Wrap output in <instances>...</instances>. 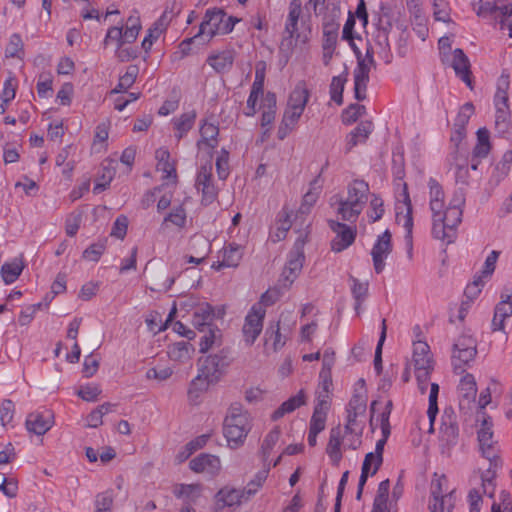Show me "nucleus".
<instances>
[{
  "label": "nucleus",
  "instance_id": "nucleus-1",
  "mask_svg": "<svg viewBox=\"0 0 512 512\" xmlns=\"http://www.w3.org/2000/svg\"><path fill=\"white\" fill-rule=\"evenodd\" d=\"M310 33L311 14L302 6V0H290L279 45L280 52L291 54L297 42H305Z\"/></svg>",
  "mask_w": 512,
  "mask_h": 512
},
{
  "label": "nucleus",
  "instance_id": "nucleus-2",
  "mask_svg": "<svg viewBox=\"0 0 512 512\" xmlns=\"http://www.w3.org/2000/svg\"><path fill=\"white\" fill-rule=\"evenodd\" d=\"M249 416L238 403L232 404L224 419L223 432L231 448L240 447L250 431Z\"/></svg>",
  "mask_w": 512,
  "mask_h": 512
},
{
  "label": "nucleus",
  "instance_id": "nucleus-3",
  "mask_svg": "<svg viewBox=\"0 0 512 512\" xmlns=\"http://www.w3.org/2000/svg\"><path fill=\"white\" fill-rule=\"evenodd\" d=\"M392 173L394 176L395 185L401 187L398 201H402L406 206V214L404 215L403 227L406 229V239L412 245V229H413V217H412V204L408 192L407 183L403 181L405 177L404 159L402 156L393 159Z\"/></svg>",
  "mask_w": 512,
  "mask_h": 512
},
{
  "label": "nucleus",
  "instance_id": "nucleus-4",
  "mask_svg": "<svg viewBox=\"0 0 512 512\" xmlns=\"http://www.w3.org/2000/svg\"><path fill=\"white\" fill-rule=\"evenodd\" d=\"M214 311L211 306L201 307L194 312L192 323L201 332H206L200 339L199 352H207L213 347L220 330L213 327Z\"/></svg>",
  "mask_w": 512,
  "mask_h": 512
},
{
  "label": "nucleus",
  "instance_id": "nucleus-5",
  "mask_svg": "<svg viewBox=\"0 0 512 512\" xmlns=\"http://www.w3.org/2000/svg\"><path fill=\"white\" fill-rule=\"evenodd\" d=\"M472 6L478 16H492L499 22L501 29L507 27L512 17L510 0H472Z\"/></svg>",
  "mask_w": 512,
  "mask_h": 512
},
{
  "label": "nucleus",
  "instance_id": "nucleus-6",
  "mask_svg": "<svg viewBox=\"0 0 512 512\" xmlns=\"http://www.w3.org/2000/svg\"><path fill=\"white\" fill-rule=\"evenodd\" d=\"M463 210L448 206L441 216V220L432 224L434 238L452 243L456 237V228L462 221Z\"/></svg>",
  "mask_w": 512,
  "mask_h": 512
},
{
  "label": "nucleus",
  "instance_id": "nucleus-7",
  "mask_svg": "<svg viewBox=\"0 0 512 512\" xmlns=\"http://www.w3.org/2000/svg\"><path fill=\"white\" fill-rule=\"evenodd\" d=\"M445 482H447L445 476L432 481L428 504L429 512H453L455 491L452 490L444 494L443 484Z\"/></svg>",
  "mask_w": 512,
  "mask_h": 512
},
{
  "label": "nucleus",
  "instance_id": "nucleus-8",
  "mask_svg": "<svg viewBox=\"0 0 512 512\" xmlns=\"http://www.w3.org/2000/svg\"><path fill=\"white\" fill-rule=\"evenodd\" d=\"M231 359L225 354H206L198 359V371L209 381H219L229 366Z\"/></svg>",
  "mask_w": 512,
  "mask_h": 512
},
{
  "label": "nucleus",
  "instance_id": "nucleus-9",
  "mask_svg": "<svg viewBox=\"0 0 512 512\" xmlns=\"http://www.w3.org/2000/svg\"><path fill=\"white\" fill-rule=\"evenodd\" d=\"M265 314L266 310L260 304H254L247 313L242 328L243 336L247 343H254L261 333Z\"/></svg>",
  "mask_w": 512,
  "mask_h": 512
},
{
  "label": "nucleus",
  "instance_id": "nucleus-10",
  "mask_svg": "<svg viewBox=\"0 0 512 512\" xmlns=\"http://www.w3.org/2000/svg\"><path fill=\"white\" fill-rule=\"evenodd\" d=\"M225 11L221 8L207 9L195 37H206L211 40L215 35H221Z\"/></svg>",
  "mask_w": 512,
  "mask_h": 512
},
{
  "label": "nucleus",
  "instance_id": "nucleus-11",
  "mask_svg": "<svg viewBox=\"0 0 512 512\" xmlns=\"http://www.w3.org/2000/svg\"><path fill=\"white\" fill-rule=\"evenodd\" d=\"M196 187L202 193V204L210 205L218 196V189L212 180L211 162L202 165L196 178Z\"/></svg>",
  "mask_w": 512,
  "mask_h": 512
},
{
  "label": "nucleus",
  "instance_id": "nucleus-12",
  "mask_svg": "<svg viewBox=\"0 0 512 512\" xmlns=\"http://www.w3.org/2000/svg\"><path fill=\"white\" fill-rule=\"evenodd\" d=\"M328 224L330 229L336 234L335 238L331 241V249L334 252H342L355 241V228L335 220H329Z\"/></svg>",
  "mask_w": 512,
  "mask_h": 512
},
{
  "label": "nucleus",
  "instance_id": "nucleus-13",
  "mask_svg": "<svg viewBox=\"0 0 512 512\" xmlns=\"http://www.w3.org/2000/svg\"><path fill=\"white\" fill-rule=\"evenodd\" d=\"M391 238V232L389 230H385L381 235L378 236L372 248L371 255L373 266L377 274L384 270L385 259L392 251Z\"/></svg>",
  "mask_w": 512,
  "mask_h": 512
},
{
  "label": "nucleus",
  "instance_id": "nucleus-14",
  "mask_svg": "<svg viewBox=\"0 0 512 512\" xmlns=\"http://www.w3.org/2000/svg\"><path fill=\"white\" fill-rule=\"evenodd\" d=\"M512 315V289L505 287L500 294V301L494 309V317L492 319L493 331H502L504 329V321Z\"/></svg>",
  "mask_w": 512,
  "mask_h": 512
},
{
  "label": "nucleus",
  "instance_id": "nucleus-15",
  "mask_svg": "<svg viewBox=\"0 0 512 512\" xmlns=\"http://www.w3.org/2000/svg\"><path fill=\"white\" fill-rule=\"evenodd\" d=\"M53 418L50 410L31 412L26 418V428L29 432L42 436L52 427Z\"/></svg>",
  "mask_w": 512,
  "mask_h": 512
},
{
  "label": "nucleus",
  "instance_id": "nucleus-16",
  "mask_svg": "<svg viewBox=\"0 0 512 512\" xmlns=\"http://www.w3.org/2000/svg\"><path fill=\"white\" fill-rule=\"evenodd\" d=\"M457 392L460 408H469L470 404L475 402L477 394L475 377L470 373H465L460 379Z\"/></svg>",
  "mask_w": 512,
  "mask_h": 512
},
{
  "label": "nucleus",
  "instance_id": "nucleus-17",
  "mask_svg": "<svg viewBox=\"0 0 512 512\" xmlns=\"http://www.w3.org/2000/svg\"><path fill=\"white\" fill-rule=\"evenodd\" d=\"M451 66L456 76L460 78L471 90H473L471 64L462 49L456 48L453 51Z\"/></svg>",
  "mask_w": 512,
  "mask_h": 512
},
{
  "label": "nucleus",
  "instance_id": "nucleus-18",
  "mask_svg": "<svg viewBox=\"0 0 512 512\" xmlns=\"http://www.w3.org/2000/svg\"><path fill=\"white\" fill-rule=\"evenodd\" d=\"M369 185L364 180H354L347 187V197L344 200L349 201L352 206L360 212L368 200Z\"/></svg>",
  "mask_w": 512,
  "mask_h": 512
},
{
  "label": "nucleus",
  "instance_id": "nucleus-19",
  "mask_svg": "<svg viewBox=\"0 0 512 512\" xmlns=\"http://www.w3.org/2000/svg\"><path fill=\"white\" fill-rule=\"evenodd\" d=\"M190 469L195 473L217 475L221 468L219 457L211 454H200L189 462Z\"/></svg>",
  "mask_w": 512,
  "mask_h": 512
},
{
  "label": "nucleus",
  "instance_id": "nucleus-20",
  "mask_svg": "<svg viewBox=\"0 0 512 512\" xmlns=\"http://www.w3.org/2000/svg\"><path fill=\"white\" fill-rule=\"evenodd\" d=\"M305 255L302 246L295 245L294 249L289 253L287 264L283 271L285 281L291 285L302 270Z\"/></svg>",
  "mask_w": 512,
  "mask_h": 512
},
{
  "label": "nucleus",
  "instance_id": "nucleus-21",
  "mask_svg": "<svg viewBox=\"0 0 512 512\" xmlns=\"http://www.w3.org/2000/svg\"><path fill=\"white\" fill-rule=\"evenodd\" d=\"M343 430L340 425L331 428L329 440L326 446V453L333 466H339L343 457L341 446L343 444Z\"/></svg>",
  "mask_w": 512,
  "mask_h": 512
},
{
  "label": "nucleus",
  "instance_id": "nucleus-22",
  "mask_svg": "<svg viewBox=\"0 0 512 512\" xmlns=\"http://www.w3.org/2000/svg\"><path fill=\"white\" fill-rule=\"evenodd\" d=\"M309 98L310 90L307 88L306 82L298 81L288 96L286 108L304 112Z\"/></svg>",
  "mask_w": 512,
  "mask_h": 512
},
{
  "label": "nucleus",
  "instance_id": "nucleus-23",
  "mask_svg": "<svg viewBox=\"0 0 512 512\" xmlns=\"http://www.w3.org/2000/svg\"><path fill=\"white\" fill-rule=\"evenodd\" d=\"M200 139L197 141L196 146L199 150L204 147L210 150L218 146L219 127L207 120H202L199 128Z\"/></svg>",
  "mask_w": 512,
  "mask_h": 512
},
{
  "label": "nucleus",
  "instance_id": "nucleus-24",
  "mask_svg": "<svg viewBox=\"0 0 512 512\" xmlns=\"http://www.w3.org/2000/svg\"><path fill=\"white\" fill-rule=\"evenodd\" d=\"M307 403V395L304 389H300L298 393L284 401L271 415L273 421H277L286 414L294 412L299 407Z\"/></svg>",
  "mask_w": 512,
  "mask_h": 512
},
{
  "label": "nucleus",
  "instance_id": "nucleus-25",
  "mask_svg": "<svg viewBox=\"0 0 512 512\" xmlns=\"http://www.w3.org/2000/svg\"><path fill=\"white\" fill-rule=\"evenodd\" d=\"M203 492L201 484H178L173 490L176 498L183 500V505L193 506L198 502Z\"/></svg>",
  "mask_w": 512,
  "mask_h": 512
},
{
  "label": "nucleus",
  "instance_id": "nucleus-26",
  "mask_svg": "<svg viewBox=\"0 0 512 512\" xmlns=\"http://www.w3.org/2000/svg\"><path fill=\"white\" fill-rule=\"evenodd\" d=\"M196 118V111L191 110L189 112L182 113L180 116L174 117L172 119L174 136L177 142L183 139L188 134V132L194 127Z\"/></svg>",
  "mask_w": 512,
  "mask_h": 512
},
{
  "label": "nucleus",
  "instance_id": "nucleus-27",
  "mask_svg": "<svg viewBox=\"0 0 512 512\" xmlns=\"http://www.w3.org/2000/svg\"><path fill=\"white\" fill-rule=\"evenodd\" d=\"M169 26V19L167 15H161L153 25L148 29L147 35L144 37L142 41V48L146 53H148L154 42L166 31Z\"/></svg>",
  "mask_w": 512,
  "mask_h": 512
},
{
  "label": "nucleus",
  "instance_id": "nucleus-28",
  "mask_svg": "<svg viewBox=\"0 0 512 512\" xmlns=\"http://www.w3.org/2000/svg\"><path fill=\"white\" fill-rule=\"evenodd\" d=\"M339 23L333 17L323 19V50L334 51L337 45Z\"/></svg>",
  "mask_w": 512,
  "mask_h": 512
},
{
  "label": "nucleus",
  "instance_id": "nucleus-29",
  "mask_svg": "<svg viewBox=\"0 0 512 512\" xmlns=\"http://www.w3.org/2000/svg\"><path fill=\"white\" fill-rule=\"evenodd\" d=\"M372 131L373 123L371 121H361L347 136L346 151H351L359 143H365Z\"/></svg>",
  "mask_w": 512,
  "mask_h": 512
},
{
  "label": "nucleus",
  "instance_id": "nucleus-30",
  "mask_svg": "<svg viewBox=\"0 0 512 512\" xmlns=\"http://www.w3.org/2000/svg\"><path fill=\"white\" fill-rule=\"evenodd\" d=\"M302 114L303 111L285 108L277 131L279 140H284L296 128Z\"/></svg>",
  "mask_w": 512,
  "mask_h": 512
},
{
  "label": "nucleus",
  "instance_id": "nucleus-31",
  "mask_svg": "<svg viewBox=\"0 0 512 512\" xmlns=\"http://www.w3.org/2000/svg\"><path fill=\"white\" fill-rule=\"evenodd\" d=\"M234 62V51L223 50L216 54H211L207 58V63L217 72L224 73L232 68Z\"/></svg>",
  "mask_w": 512,
  "mask_h": 512
},
{
  "label": "nucleus",
  "instance_id": "nucleus-32",
  "mask_svg": "<svg viewBox=\"0 0 512 512\" xmlns=\"http://www.w3.org/2000/svg\"><path fill=\"white\" fill-rule=\"evenodd\" d=\"M337 205L336 212L343 221L356 222L361 212L340 195L331 198V206Z\"/></svg>",
  "mask_w": 512,
  "mask_h": 512
},
{
  "label": "nucleus",
  "instance_id": "nucleus-33",
  "mask_svg": "<svg viewBox=\"0 0 512 512\" xmlns=\"http://www.w3.org/2000/svg\"><path fill=\"white\" fill-rule=\"evenodd\" d=\"M217 504L222 503V507L228 506L232 507L235 505H240L243 500H245L244 493L241 489L231 488L228 486L220 489L216 496Z\"/></svg>",
  "mask_w": 512,
  "mask_h": 512
},
{
  "label": "nucleus",
  "instance_id": "nucleus-34",
  "mask_svg": "<svg viewBox=\"0 0 512 512\" xmlns=\"http://www.w3.org/2000/svg\"><path fill=\"white\" fill-rule=\"evenodd\" d=\"M335 354H325L322 360V369L319 373L318 389L331 392L333 387L331 370L335 364Z\"/></svg>",
  "mask_w": 512,
  "mask_h": 512
},
{
  "label": "nucleus",
  "instance_id": "nucleus-35",
  "mask_svg": "<svg viewBox=\"0 0 512 512\" xmlns=\"http://www.w3.org/2000/svg\"><path fill=\"white\" fill-rule=\"evenodd\" d=\"M496 114H495V128L498 133L504 134L510 127V111L508 101H494Z\"/></svg>",
  "mask_w": 512,
  "mask_h": 512
},
{
  "label": "nucleus",
  "instance_id": "nucleus-36",
  "mask_svg": "<svg viewBox=\"0 0 512 512\" xmlns=\"http://www.w3.org/2000/svg\"><path fill=\"white\" fill-rule=\"evenodd\" d=\"M189 245H190V250L193 253H199L196 250V247H201L203 250V254L200 256L190 255L187 258V262L197 264V265L203 263L210 251V248H211V244L209 243L208 239L202 235H194L193 237H191Z\"/></svg>",
  "mask_w": 512,
  "mask_h": 512
},
{
  "label": "nucleus",
  "instance_id": "nucleus-37",
  "mask_svg": "<svg viewBox=\"0 0 512 512\" xmlns=\"http://www.w3.org/2000/svg\"><path fill=\"white\" fill-rule=\"evenodd\" d=\"M286 343V337L280 332L279 323L270 325L265 331V348L267 350H281Z\"/></svg>",
  "mask_w": 512,
  "mask_h": 512
},
{
  "label": "nucleus",
  "instance_id": "nucleus-38",
  "mask_svg": "<svg viewBox=\"0 0 512 512\" xmlns=\"http://www.w3.org/2000/svg\"><path fill=\"white\" fill-rule=\"evenodd\" d=\"M215 383L205 378L201 372L198 371V375L191 381L188 389V398L190 402L196 403L200 395L205 392L210 384Z\"/></svg>",
  "mask_w": 512,
  "mask_h": 512
},
{
  "label": "nucleus",
  "instance_id": "nucleus-39",
  "mask_svg": "<svg viewBox=\"0 0 512 512\" xmlns=\"http://www.w3.org/2000/svg\"><path fill=\"white\" fill-rule=\"evenodd\" d=\"M351 292L355 300L354 309L357 314L360 313L361 305L366 300L368 295V282H361L357 278L351 276Z\"/></svg>",
  "mask_w": 512,
  "mask_h": 512
},
{
  "label": "nucleus",
  "instance_id": "nucleus-40",
  "mask_svg": "<svg viewBox=\"0 0 512 512\" xmlns=\"http://www.w3.org/2000/svg\"><path fill=\"white\" fill-rule=\"evenodd\" d=\"M24 265L21 260L14 259L11 262L4 263L1 267V276L6 284L15 282L20 276Z\"/></svg>",
  "mask_w": 512,
  "mask_h": 512
},
{
  "label": "nucleus",
  "instance_id": "nucleus-41",
  "mask_svg": "<svg viewBox=\"0 0 512 512\" xmlns=\"http://www.w3.org/2000/svg\"><path fill=\"white\" fill-rule=\"evenodd\" d=\"M156 158L158 159L157 170L164 173L165 179L176 178V168L172 162H170V153L167 150H158L156 152Z\"/></svg>",
  "mask_w": 512,
  "mask_h": 512
},
{
  "label": "nucleus",
  "instance_id": "nucleus-42",
  "mask_svg": "<svg viewBox=\"0 0 512 512\" xmlns=\"http://www.w3.org/2000/svg\"><path fill=\"white\" fill-rule=\"evenodd\" d=\"M390 489L389 479L380 482L377 494L374 499L372 512H385L387 510V501Z\"/></svg>",
  "mask_w": 512,
  "mask_h": 512
},
{
  "label": "nucleus",
  "instance_id": "nucleus-43",
  "mask_svg": "<svg viewBox=\"0 0 512 512\" xmlns=\"http://www.w3.org/2000/svg\"><path fill=\"white\" fill-rule=\"evenodd\" d=\"M222 253V258L225 261L226 267H237L242 259L243 249L238 244L230 243L224 247Z\"/></svg>",
  "mask_w": 512,
  "mask_h": 512
},
{
  "label": "nucleus",
  "instance_id": "nucleus-44",
  "mask_svg": "<svg viewBox=\"0 0 512 512\" xmlns=\"http://www.w3.org/2000/svg\"><path fill=\"white\" fill-rule=\"evenodd\" d=\"M266 71L267 64L265 61L261 60L255 64V79L250 92L261 96L263 95Z\"/></svg>",
  "mask_w": 512,
  "mask_h": 512
},
{
  "label": "nucleus",
  "instance_id": "nucleus-45",
  "mask_svg": "<svg viewBox=\"0 0 512 512\" xmlns=\"http://www.w3.org/2000/svg\"><path fill=\"white\" fill-rule=\"evenodd\" d=\"M441 435L442 440L445 441L447 445H455L459 435L457 423L451 418H449L448 421L444 420L441 426Z\"/></svg>",
  "mask_w": 512,
  "mask_h": 512
},
{
  "label": "nucleus",
  "instance_id": "nucleus-46",
  "mask_svg": "<svg viewBox=\"0 0 512 512\" xmlns=\"http://www.w3.org/2000/svg\"><path fill=\"white\" fill-rule=\"evenodd\" d=\"M6 57L19 58L24 57V43L20 34L14 33L10 36L9 43L5 48Z\"/></svg>",
  "mask_w": 512,
  "mask_h": 512
},
{
  "label": "nucleus",
  "instance_id": "nucleus-47",
  "mask_svg": "<svg viewBox=\"0 0 512 512\" xmlns=\"http://www.w3.org/2000/svg\"><path fill=\"white\" fill-rule=\"evenodd\" d=\"M138 69L135 66L128 67L126 73L119 78V82L111 93H123L126 92L136 80Z\"/></svg>",
  "mask_w": 512,
  "mask_h": 512
},
{
  "label": "nucleus",
  "instance_id": "nucleus-48",
  "mask_svg": "<svg viewBox=\"0 0 512 512\" xmlns=\"http://www.w3.org/2000/svg\"><path fill=\"white\" fill-rule=\"evenodd\" d=\"M347 81L346 75L334 76L330 84V97L331 100L341 105L343 103V91Z\"/></svg>",
  "mask_w": 512,
  "mask_h": 512
},
{
  "label": "nucleus",
  "instance_id": "nucleus-49",
  "mask_svg": "<svg viewBox=\"0 0 512 512\" xmlns=\"http://www.w3.org/2000/svg\"><path fill=\"white\" fill-rule=\"evenodd\" d=\"M366 113V107L362 104L354 103L350 104L341 115L342 122L346 125H350L358 120L361 116Z\"/></svg>",
  "mask_w": 512,
  "mask_h": 512
},
{
  "label": "nucleus",
  "instance_id": "nucleus-50",
  "mask_svg": "<svg viewBox=\"0 0 512 512\" xmlns=\"http://www.w3.org/2000/svg\"><path fill=\"white\" fill-rule=\"evenodd\" d=\"M473 354H458L452 356V366L455 374L462 375L466 372L467 368L471 367L474 362Z\"/></svg>",
  "mask_w": 512,
  "mask_h": 512
},
{
  "label": "nucleus",
  "instance_id": "nucleus-51",
  "mask_svg": "<svg viewBox=\"0 0 512 512\" xmlns=\"http://www.w3.org/2000/svg\"><path fill=\"white\" fill-rule=\"evenodd\" d=\"M281 431L279 427L273 428L264 438L262 445H261V453L263 455V460L266 462L270 452L276 445V443L279 440Z\"/></svg>",
  "mask_w": 512,
  "mask_h": 512
},
{
  "label": "nucleus",
  "instance_id": "nucleus-52",
  "mask_svg": "<svg viewBox=\"0 0 512 512\" xmlns=\"http://www.w3.org/2000/svg\"><path fill=\"white\" fill-rule=\"evenodd\" d=\"M367 396L364 392H356L350 399L347 405V412H355L356 414L364 415L366 412Z\"/></svg>",
  "mask_w": 512,
  "mask_h": 512
},
{
  "label": "nucleus",
  "instance_id": "nucleus-53",
  "mask_svg": "<svg viewBox=\"0 0 512 512\" xmlns=\"http://www.w3.org/2000/svg\"><path fill=\"white\" fill-rule=\"evenodd\" d=\"M172 223L173 225L183 228L186 224V210L182 205L175 207L167 216L164 218L162 226Z\"/></svg>",
  "mask_w": 512,
  "mask_h": 512
},
{
  "label": "nucleus",
  "instance_id": "nucleus-54",
  "mask_svg": "<svg viewBox=\"0 0 512 512\" xmlns=\"http://www.w3.org/2000/svg\"><path fill=\"white\" fill-rule=\"evenodd\" d=\"M453 352H477V341L470 335H461L453 344Z\"/></svg>",
  "mask_w": 512,
  "mask_h": 512
},
{
  "label": "nucleus",
  "instance_id": "nucleus-55",
  "mask_svg": "<svg viewBox=\"0 0 512 512\" xmlns=\"http://www.w3.org/2000/svg\"><path fill=\"white\" fill-rule=\"evenodd\" d=\"M480 449L482 451L483 457L489 460L491 466H494V468H499L502 466L496 443L491 442L485 445H480Z\"/></svg>",
  "mask_w": 512,
  "mask_h": 512
},
{
  "label": "nucleus",
  "instance_id": "nucleus-56",
  "mask_svg": "<svg viewBox=\"0 0 512 512\" xmlns=\"http://www.w3.org/2000/svg\"><path fill=\"white\" fill-rule=\"evenodd\" d=\"M496 470L497 468L490 465L489 468L481 475L484 493L490 498L494 496L495 484L493 483V480L496 477Z\"/></svg>",
  "mask_w": 512,
  "mask_h": 512
},
{
  "label": "nucleus",
  "instance_id": "nucleus-57",
  "mask_svg": "<svg viewBox=\"0 0 512 512\" xmlns=\"http://www.w3.org/2000/svg\"><path fill=\"white\" fill-rule=\"evenodd\" d=\"M216 170L219 179L225 180L229 175V152L222 148L216 159Z\"/></svg>",
  "mask_w": 512,
  "mask_h": 512
},
{
  "label": "nucleus",
  "instance_id": "nucleus-58",
  "mask_svg": "<svg viewBox=\"0 0 512 512\" xmlns=\"http://www.w3.org/2000/svg\"><path fill=\"white\" fill-rule=\"evenodd\" d=\"M493 422L491 417L487 416L483 419L480 430L478 431L479 445L491 443L493 438L492 431Z\"/></svg>",
  "mask_w": 512,
  "mask_h": 512
},
{
  "label": "nucleus",
  "instance_id": "nucleus-59",
  "mask_svg": "<svg viewBox=\"0 0 512 512\" xmlns=\"http://www.w3.org/2000/svg\"><path fill=\"white\" fill-rule=\"evenodd\" d=\"M328 411L314 409L310 419L309 430L320 433L325 429Z\"/></svg>",
  "mask_w": 512,
  "mask_h": 512
},
{
  "label": "nucleus",
  "instance_id": "nucleus-60",
  "mask_svg": "<svg viewBox=\"0 0 512 512\" xmlns=\"http://www.w3.org/2000/svg\"><path fill=\"white\" fill-rule=\"evenodd\" d=\"M113 495L111 491H105L97 495L95 500V512H111Z\"/></svg>",
  "mask_w": 512,
  "mask_h": 512
},
{
  "label": "nucleus",
  "instance_id": "nucleus-61",
  "mask_svg": "<svg viewBox=\"0 0 512 512\" xmlns=\"http://www.w3.org/2000/svg\"><path fill=\"white\" fill-rule=\"evenodd\" d=\"M128 23H131V25L127 26L125 31L122 30L124 43L134 42L141 29V25L138 18L133 19L132 17H130L128 19Z\"/></svg>",
  "mask_w": 512,
  "mask_h": 512
},
{
  "label": "nucleus",
  "instance_id": "nucleus-62",
  "mask_svg": "<svg viewBox=\"0 0 512 512\" xmlns=\"http://www.w3.org/2000/svg\"><path fill=\"white\" fill-rule=\"evenodd\" d=\"M15 405L9 400L5 399L0 404V421L3 426L10 424L14 417Z\"/></svg>",
  "mask_w": 512,
  "mask_h": 512
},
{
  "label": "nucleus",
  "instance_id": "nucleus-63",
  "mask_svg": "<svg viewBox=\"0 0 512 512\" xmlns=\"http://www.w3.org/2000/svg\"><path fill=\"white\" fill-rule=\"evenodd\" d=\"M384 214V204L383 200L374 195L370 201V209L368 211V217L372 220V222H376L382 218Z\"/></svg>",
  "mask_w": 512,
  "mask_h": 512
},
{
  "label": "nucleus",
  "instance_id": "nucleus-64",
  "mask_svg": "<svg viewBox=\"0 0 512 512\" xmlns=\"http://www.w3.org/2000/svg\"><path fill=\"white\" fill-rule=\"evenodd\" d=\"M52 83L53 81L50 75H40L36 86L39 97L48 98L52 96Z\"/></svg>",
  "mask_w": 512,
  "mask_h": 512
}]
</instances>
